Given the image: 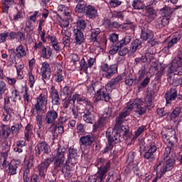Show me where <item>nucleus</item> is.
Returning a JSON list of instances; mask_svg holds the SVG:
<instances>
[{"instance_id":"obj_63","label":"nucleus","mask_w":182,"mask_h":182,"mask_svg":"<svg viewBox=\"0 0 182 182\" xmlns=\"http://www.w3.org/2000/svg\"><path fill=\"white\" fill-rule=\"evenodd\" d=\"M37 134L39 139H41V140H43V139H45V129L41 127H38Z\"/></svg>"},{"instance_id":"obj_39","label":"nucleus","mask_w":182,"mask_h":182,"mask_svg":"<svg viewBox=\"0 0 182 182\" xmlns=\"http://www.w3.org/2000/svg\"><path fill=\"white\" fill-rule=\"evenodd\" d=\"M50 45L53 46V48L56 50V52H59L60 50V46L59 45V42L58 39L55 36H51L49 38Z\"/></svg>"},{"instance_id":"obj_4","label":"nucleus","mask_w":182,"mask_h":182,"mask_svg":"<svg viewBox=\"0 0 182 182\" xmlns=\"http://www.w3.org/2000/svg\"><path fill=\"white\" fill-rule=\"evenodd\" d=\"M48 106V92H42L36 97V103L34 105L33 113H46Z\"/></svg>"},{"instance_id":"obj_32","label":"nucleus","mask_w":182,"mask_h":182,"mask_svg":"<svg viewBox=\"0 0 182 182\" xmlns=\"http://www.w3.org/2000/svg\"><path fill=\"white\" fill-rule=\"evenodd\" d=\"M154 38V33L151 30L142 31L141 34V38L143 41H152Z\"/></svg>"},{"instance_id":"obj_23","label":"nucleus","mask_w":182,"mask_h":182,"mask_svg":"<svg viewBox=\"0 0 182 182\" xmlns=\"http://www.w3.org/2000/svg\"><path fill=\"white\" fill-rule=\"evenodd\" d=\"M123 80V75H119L116 77L112 78L108 83L106 85L107 87H110L111 89H116V87L120 86V82Z\"/></svg>"},{"instance_id":"obj_15","label":"nucleus","mask_w":182,"mask_h":182,"mask_svg":"<svg viewBox=\"0 0 182 182\" xmlns=\"http://www.w3.org/2000/svg\"><path fill=\"white\" fill-rule=\"evenodd\" d=\"M149 150L145 152L144 155V159L148 160L149 161H154L156 160V156H154V153L157 151V146L154 144V143L151 142L149 144Z\"/></svg>"},{"instance_id":"obj_21","label":"nucleus","mask_w":182,"mask_h":182,"mask_svg":"<svg viewBox=\"0 0 182 182\" xmlns=\"http://www.w3.org/2000/svg\"><path fill=\"white\" fill-rule=\"evenodd\" d=\"M77 149L70 147L68 149V156L67 163H71L72 164H76V160H77Z\"/></svg>"},{"instance_id":"obj_24","label":"nucleus","mask_w":182,"mask_h":182,"mask_svg":"<svg viewBox=\"0 0 182 182\" xmlns=\"http://www.w3.org/2000/svg\"><path fill=\"white\" fill-rule=\"evenodd\" d=\"M146 16L148 22H153L157 18V11L151 7H145Z\"/></svg>"},{"instance_id":"obj_28","label":"nucleus","mask_w":182,"mask_h":182,"mask_svg":"<svg viewBox=\"0 0 182 182\" xmlns=\"http://www.w3.org/2000/svg\"><path fill=\"white\" fill-rule=\"evenodd\" d=\"M65 159L55 158L54 159V171L59 173L65 167Z\"/></svg>"},{"instance_id":"obj_3","label":"nucleus","mask_w":182,"mask_h":182,"mask_svg":"<svg viewBox=\"0 0 182 182\" xmlns=\"http://www.w3.org/2000/svg\"><path fill=\"white\" fill-rule=\"evenodd\" d=\"M69 117L68 116H60L56 124L51 125L50 129L53 134V140H55L59 134L65 133V125L68 123Z\"/></svg>"},{"instance_id":"obj_47","label":"nucleus","mask_w":182,"mask_h":182,"mask_svg":"<svg viewBox=\"0 0 182 182\" xmlns=\"http://www.w3.org/2000/svg\"><path fill=\"white\" fill-rule=\"evenodd\" d=\"M180 113H181V107H176L170 115L171 120H176V118L180 116Z\"/></svg>"},{"instance_id":"obj_25","label":"nucleus","mask_w":182,"mask_h":182,"mask_svg":"<svg viewBox=\"0 0 182 182\" xmlns=\"http://www.w3.org/2000/svg\"><path fill=\"white\" fill-rule=\"evenodd\" d=\"M58 12L61 15V16H68L69 19H71L72 16H70L71 11L68 6L60 4L58 6Z\"/></svg>"},{"instance_id":"obj_31","label":"nucleus","mask_w":182,"mask_h":182,"mask_svg":"<svg viewBox=\"0 0 182 182\" xmlns=\"http://www.w3.org/2000/svg\"><path fill=\"white\" fill-rule=\"evenodd\" d=\"M65 154H66V148L65 146H59L56 150V155L55 156L52 155L51 157H54V160L55 159L65 160Z\"/></svg>"},{"instance_id":"obj_60","label":"nucleus","mask_w":182,"mask_h":182,"mask_svg":"<svg viewBox=\"0 0 182 182\" xmlns=\"http://www.w3.org/2000/svg\"><path fill=\"white\" fill-rule=\"evenodd\" d=\"M153 58V55L149 53H145V55H142L141 57V62L142 63H146V62H147V60H151V58Z\"/></svg>"},{"instance_id":"obj_34","label":"nucleus","mask_w":182,"mask_h":182,"mask_svg":"<svg viewBox=\"0 0 182 182\" xmlns=\"http://www.w3.org/2000/svg\"><path fill=\"white\" fill-rule=\"evenodd\" d=\"M170 22V18L167 16H163L161 18H159L156 21V26L159 28H164V26H166Z\"/></svg>"},{"instance_id":"obj_49","label":"nucleus","mask_w":182,"mask_h":182,"mask_svg":"<svg viewBox=\"0 0 182 182\" xmlns=\"http://www.w3.org/2000/svg\"><path fill=\"white\" fill-rule=\"evenodd\" d=\"M8 91V87H6V83L4 81H0V100L2 99L3 95L5 92Z\"/></svg>"},{"instance_id":"obj_43","label":"nucleus","mask_w":182,"mask_h":182,"mask_svg":"<svg viewBox=\"0 0 182 182\" xmlns=\"http://www.w3.org/2000/svg\"><path fill=\"white\" fill-rule=\"evenodd\" d=\"M33 24L31 22H26V27L24 28L25 32L27 33V38L28 36H31L33 33V29H34Z\"/></svg>"},{"instance_id":"obj_36","label":"nucleus","mask_w":182,"mask_h":182,"mask_svg":"<svg viewBox=\"0 0 182 182\" xmlns=\"http://www.w3.org/2000/svg\"><path fill=\"white\" fill-rule=\"evenodd\" d=\"M74 100H77V102H82L85 103L86 106H89V103H92L86 97H84L82 95L75 94L73 95Z\"/></svg>"},{"instance_id":"obj_57","label":"nucleus","mask_w":182,"mask_h":182,"mask_svg":"<svg viewBox=\"0 0 182 182\" xmlns=\"http://www.w3.org/2000/svg\"><path fill=\"white\" fill-rule=\"evenodd\" d=\"M120 48L123 47L119 42H117L114 46H112V50H109V53H111V55H116V53H117V50H119Z\"/></svg>"},{"instance_id":"obj_22","label":"nucleus","mask_w":182,"mask_h":182,"mask_svg":"<svg viewBox=\"0 0 182 182\" xmlns=\"http://www.w3.org/2000/svg\"><path fill=\"white\" fill-rule=\"evenodd\" d=\"M93 141H95V137H93V135L90 134L83 136L80 139L81 146H85V147H90Z\"/></svg>"},{"instance_id":"obj_6","label":"nucleus","mask_w":182,"mask_h":182,"mask_svg":"<svg viewBox=\"0 0 182 182\" xmlns=\"http://www.w3.org/2000/svg\"><path fill=\"white\" fill-rule=\"evenodd\" d=\"M167 72L178 76L182 75V49L178 53V58L172 61L171 66L168 68Z\"/></svg>"},{"instance_id":"obj_7","label":"nucleus","mask_w":182,"mask_h":182,"mask_svg":"<svg viewBox=\"0 0 182 182\" xmlns=\"http://www.w3.org/2000/svg\"><path fill=\"white\" fill-rule=\"evenodd\" d=\"M100 70L104 77L112 79L113 75L117 73V64L109 65L107 63H104L100 65Z\"/></svg>"},{"instance_id":"obj_56","label":"nucleus","mask_w":182,"mask_h":182,"mask_svg":"<svg viewBox=\"0 0 182 182\" xmlns=\"http://www.w3.org/2000/svg\"><path fill=\"white\" fill-rule=\"evenodd\" d=\"M37 116L36 117L37 124L38 125V127H42V124L43 123V116L42 114H44L45 113H36Z\"/></svg>"},{"instance_id":"obj_64","label":"nucleus","mask_w":182,"mask_h":182,"mask_svg":"<svg viewBox=\"0 0 182 182\" xmlns=\"http://www.w3.org/2000/svg\"><path fill=\"white\" fill-rule=\"evenodd\" d=\"M105 124H107V119L105 117L100 118L97 122L98 127H103Z\"/></svg>"},{"instance_id":"obj_41","label":"nucleus","mask_w":182,"mask_h":182,"mask_svg":"<svg viewBox=\"0 0 182 182\" xmlns=\"http://www.w3.org/2000/svg\"><path fill=\"white\" fill-rule=\"evenodd\" d=\"M100 28H93L91 29V41L93 42H97V39H99V35H100Z\"/></svg>"},{"instance_id":"obj_11","label":"nucleus","mask_w":182,"mask_h":182,"mask_svg":"<svg viewBox=\"0 0 182 182\" xmlns=\"http://www.w3.org/2000/svg\"><path fill=\"white\" fill-rule=\"evenodd\" d=\"M96 100L99 102H109L110 100V90H107V87H103L97 91L95 95Z\"/></svg>"},{"instance_id":"obj_59","label":"nucleus","mask_w":182,"mask_h":182,"mask_svg":"<svg viewBox=\"0 0 182 182\" xmlns=\"http://www.w3.org/2000/svg\"><path fill=\"white\" fill-rule=\"evenodd\" d=\"M117 131V133H124V134H127V133H129V129L127 128V127L125 126H122L120 125L119 127V128H114Z\"/></svg>"},{"instance_id":"obj_58","label":"nucleus","mask_w":182,"mask_h":182,"mask_svg":"<svg viewBox=\"0 0 182 182\" xmlns=\"http://www.w3.org/2000/svg\"><path fill=\"white\" fill-rule=\"evenodd\" d=\"M75 99L73 98V97L70 99H68L65 103H64V107L65 109H68L70 107V109L72 107V106H73V105H75Z\"/></svg>"},{"instance_id":"obj_42","label":"nucleus","mask_w":182,"mask_h":182,"mask_svg":"<svg viewBox=\"0 0 182 182\" xmlns=\"http://www.w3.org/2000/svg\"><path fill=\"white\" fill-rule=\"evenodd\" d=\"M180 39H181V34L178 33H175L174 37L168 42L167 47L169 48V49L170 48H173Z\"/></svg>"},{"instance_id":"obj_45","label":"nucleus","mask_w":182,"mask_h":182,"mask_svg":"<svg viewBox=\"0 0 182 182\" xmlns=\"http://www.w3.org/2000/svg\"><path fill=\"white\" fill-rule=\"evenodd\" d=\"M63 18H61V21H60V26L62 28L66 29V28H69V21H70V18H69V16H63Z\"/></svg>"},{"instance_id":"obj_29","label":"nucleus","mask_w":182,"mask_h":182,"mask_svg":"<svg viewBox=\"0 0 182 182\" xmlns=\"http://www.w3.org/2000/svg\"><path fill=\"white\" fill-rule=\"evenodd\" d=\"M33 136V126L31 124H27L24 130V139L29 141L31 137Z\"/></svg>"},{"instance_id":"obj_48","label":"nucleus","mask_w":182,"mask_h":182,"mask_svg":"<svg viewBox=\"0 0 182 182\" xmlns=\"http://www.w3.org/2000/svg\"><path fill=\"white\" fill-rule=\"evenodd\" d=\"M8 156H9V146H7V150L5 152L1 153V159L3 160V167H6V164H8V161H6Z\"/></svg>"},{"instance_id":"obj_16","label":"nucleus","mask_w":182,"mask_h":182,"mask_svg":"<svg viewBox=\"0 0 182 182\" xmlns=\"http://www.w3.org/2000/svg\"><path fill=\"white\" fill-rule=\"evenodd\" d=\"M41 73L44 83H46V80H49L51 75L50 65L48 62L43 63Z\"/></svg>"},{"instance_id":"obj_40","label":"nucleus","mask_w":182,"mask_h":182,"mask_svg":"<svg viewBox=\"0 0 182 182\" xmlns=\"http://www.w3.org/2000/svg\"><path fill=\"white\" fill-rule=\"evenodd\" d=\"M1 127L2 130V136L4 139H8V137L11 136V127H9V125L1 124Z\"/></svg>"},{"instance_id":"obj_35","label":"nucleus","mask_w":182,"mask_h":182,"mask_svg":"<svg viewBox=\"0 0 182 182\" xmlns=\"http://www.w3.org/2000/svg\"><path fill=\"white\" fill-rule=\"evenodd\" d=\"M173 74L174 75H169L168 74V82L170 83V85H173V86H178V85H181L182 80L175 78L174 75H177V74H175V73H173Z\"/></svg>"},{"instance_id":"obj_18","label":"nucleus","mask_w":182,"mask_h":182,"mask_svg":"<svg viewBox=\"0 0 182 182\" xmlns=\"http://www.w3.org/2000/svg\"><path fill=\"white\" fill-rule=\"evenodd\" d=\"M76 168H77L76 164L68 163V161H66V165L62 168V173L67 177H72L73 171Z\"/></svg>"},{"instance_id":"obj_46","label":"nucleus","mask_w":182,"mask_h":182,"mask_svg":"<svg viewBox=\"0 0 182 182\" xmlns=\"http://www.w3.org/2000/svg\"><path fill=\"white\" fill-rule=\"evenodd\" d=\"M41 12L36 11L33 13L32 16H31L28 19L26 22H30L32 25L36 22V18H39L41 16Z\"/></svg>"},{"instance_id":"obj_8","label":"nucleus","mask_w":182,"mask_h":182,"mask_svg":"<svg viewBox=\"0 0 182 182\" xmlns=\"http://www.w3.org/2000/svg\"><path fill=\"white\" fill-rule=\"evenodd\" d=\"M92 53H88L84 55L80 61L81 70L86 72L87 69H90L95 63H96V56H92Z\"/></svg>"},{"instance_id":"obj_30","label":"nucleus","mask_w":182,"mask_h":182,"mask_svg":"<svg viewBox=\"0 0 182 182\" xmlns=\"http://www.w3.org/2000/svg\"><path fill=\"white\" fill-rule=\"evenodd\" d=\"M14 54L18 59H21V58H25V56H26V50H25V48H23V46L19 45L16 48Z\"/></svg>"},{"instance_id":"obj_61","label":"nucleus","mask_w":182,"mask_h":182,"mask_svg":"<svg viewBox=\"0 0 182 182\" xmlns=\"http://www.w3.org/2000/svg\"><path fill=\"white\" fill-rule=\"evenodd\" d=\"M156 112L160 117H164V119H167V117H168V114L164 111V108H159Z\"/></svg>"},{"instance_id":"obj_19","label":"nucleus","mask_w":182,"mask_h":182,"mask_svg":"<svg viewBox=\"0 0 182 182\" xmlns=\"http://www.w3.org/2000/svg\"><path fill=\"white\" fill-rule=\"evenodd\" d=\"M109 168H110V162H107L104 167H100L95 174V176L98 180H100V182L103 181L104 178H106V174L107 171H109Z\"/></svg>"},{"instance_id":"obj_54","label":"nucleus","mask_w":182,"mask_h":182,"mask_svg":"<svg viewBox=\"0 0 182 182\" xmlns=\"http://www.w3.org/2000/svg\"><path fill=\"white\" fill-rule=\"evenodd\" d=\"M146 130H147V129L146 128V126L142 125V126L139 127L137 129V130L135 132L134 139H137V137H139V136H140V134H141V133H143L144 132H146Z\"/></svg>"},{"instance_id":"obj_51","label":"nucleus","mask_w":182,"mask_h":182,"mask_svg":"<svg viewBox=\"0 0 182 182\" xmlns=\"http://www.w3.org/2000/svg\"><path fill=\"white\" fill-rule=\"evenodd\" d=\"M21 129H22V124H16L11 127V132L13 134H18V133H19L21 131Z\"/></svg>"},{"instance_id":"obj_13","label":"nucleus","mask_w":182,"mask_h":182,"mask_svg":"<svg viewBox=\"0 0 182 182\" xmlns=\"http://www.w3.org/2000/svg\"><path fill=\"white\" fill-rule=\"evenodd\" d=\"M106 137L108 140L109 144H116L120 143V133L114 131L112 132L110 129H107L106 132Z\"/></svg>"},{"instance_id":"obj_9","label":"nucleus","mask_w":182,"mask_h":182,"mask_svg":"<svg viewBox=\"0 0 182 182\" xmlns=\"http://www.w3.org/2000/svg\"><path fill=\"white\" fill-rule=\"evenodd\" d=\"M53 161H55V157L46 158L38 166V170L39 171L41 180H45V176H46L48 168H49L50 163H53Z\"/></svg>"},{"instance_id":"obj_2","label":"nucleus","mask_w":182,"mask_h":182,"mask_svg":"<svg viewBox=\"0 0 182 182\" xmlns=\"http://www.w3.org/2000/svg\"><path fill=\"white\" fill-rule=\"evenodd\" d=\"M162 140L165 144H166V147L165 149V153L164 154V159H170V155L171 154V148L173 147V142L171 139H175L176 140V131L174 129L169 130L167 134L166 132H162Z\"/></svg>"},{"instance_id":"obj_10","label":"nucleus","mask_w":182,"mask_h":182,"mask_svg":"<svg viewBox=\"0 0 182 182\" xmlns=\"http://www.w3.org/2000/svg\"><path fill=\"white\" fill-rule=\"evenodd\" d=\"M93 112H95V107L92 102H88V105L85 106V109L84 110L83 120L86 123H93L95 122V115H93Z\"/></svg>"},{"instance_id":"obj_38","label":"nucleus","mask_w":182,"mask_h":182,"mask_svg":"<svg viewBox=\"0 0 182 182\" xmlns=\"http://www.w3.org/2000/svg\"><path fill=\"white\" fill-rule=\"evenodd\" d=\"M141 48V41H140L139 39H136L132 41L130 50L132 53H134L136 50L138 49H140Z\"/></svg>"},{"instance_id":"obj_20","label":"nucleus","mask_w":182,"mask_h":182,"mask_svg":"<svg viewBox=\"0 0 182 182\" xmlns=\"http://www.w3.org/2000/svg\"><path fill=\"white\" fill-rule=\"evenodd\" d=\"M73 32L74 43L75 45H82V43L85 42V35H83V32L79 28L74 29Z\"/></svg>"},{"instance_id":"obj_5","label":"nucleus","mask_w":182,"mask_h":182,"mask_svg":"<svg viewBox=\"0 0 182 182\" xmlns=\"http://www.w3.org/2000/svg\"><path fill=\"white\" fill-rule=\"evenodd\" d=\"M164 161H160L156 164L154 166L155 170H156V174H159L163 176V174H166L167 171H170L173 168V166H174V160L169 159H164Z\"/></svg>"},{"instance_id":"obj_37","label":"nucleus","mask_w":182,"mask_h":182,"mask_svg":"<svg viewBox=\"0 0 182 182\" xmlns=\"http://www.w3.org/2000/svg\"><path fill=\"white\" fill-rule=\"evenodd\" d=\"M55 82H58V83H60V82H63L65 79V76L63 74V71L62 70V68H57L55 75Z\"/></svg>"},{"instance_id":"obj_44","label":"nucleus","mask_w":182,"mask_h":182,"mask_svg":"<svg viewBox=\"0 0 182 182\" xmlns=\"http://www.w3.org/2000/svg\"><path fill=\"white\" fill-rule=\"evenodd\" d=\"M41 55L45 59H49L52 56V48L43 47L41 51Z\"/></svg>"},{"instance_id":"obj_52","label":"nucleus","mask_w":182,"mask_h":182,"mask_svg":"<svg viewBox=\"0 0 182 182\" xmlns=\"http://www.w3.org/2000/svg\"><path fill=\"white\" fill-rule=\"evenodd\" d=\"M132 6L134 8V9H144V6L143 5V3L139 0H134L132 3Z\"/></svg>"},{"instance_id":"obj_33","label":"nucleus","mask_w":182,"mask_h":182,"mask_svg":"<svg viewBox=\"0 0 182 182\" xmlns=\"http://www.w3.org/2000/svg\"><path fill=\"white\" fill-rule=\"evenodd\" d=\"M52 103L55 105H60V98L59 97V92L58 90L53 89L51 92Z\"/></svg>"},{"instance_id":"obj_55","label":"nucleus","mask_w":182,"mask_h":182,"mask_svg":"<svg viewBox=\"0 0 182 182\" xmlns=\"http://www.w3.org/2000/svg\"><path fill=\"white\" fill-rule=\"evenodd\" d=\"M23 97L25 103H31V95H29V89L26 88L23 92Z\"/></svg>"},{"instance_id":"obj_14","label":"nucleus","mask_w":182,"mask_h":182,"mask_svg":"<svg viewBox=\"0 0 182 182\" xmlns=\"http://www.w3.org/2000/svg\"><path fill=\"white\" fill-rule=\"evenodd\" d=\"M22 170V166L19 161L12 160L11 163L9 164L8 174L9 176H15L17 171H21Z\"/></svg>"},{"instance_id":"obj_62","label":"nucleus","mask_w":182,"mask_h":182,"mask_svg":"<svg viewBox=\"0 0 182 182\" xmlns=\"http://www.w3.org/2000/svg\"><path fill=\"white\" fill-rule=\"evenodd\" d=\"M12 0H4L3 2L4 5V12H7L8 9H9V7L12 5Z\"/></svg>"},{"instance_id":"obj_27","label":"nucleus","mask_w":182,"mask_h":182,"mask_svg":"<svg viewBox=\"0 0 182 182\" xmlns=\"http://www.w3.org/2000/svg\"><path fill=\"white\" fill-rule=\"evenodd\" d=\"M85 15L87 18L93 19L97 16V10L93 6H88L86 7Z\"/></svg>"},{"instance_id":"obj_12","label":"nucleus","mask_w":182,"mask_h":182,"mask_svg":"<svg viewBox=\"0 0 182 182\" xmlns=\"http://www.w3.org/2000/svg\"><path fill=\"white\" fill-rule=\"evenodd\" d=\"M49 145H48V143L46 141H43L39 142L36 146H35V154L37 157L41 156V154H49Z\"/></svg>"},{"instance_id":"obj_50","label":"nucleus","mask_w":182,"mask_h":182,"mask_svg":"<svg viewBox=\"0 0 182 182\" xmlns=\"http://www.w3.org/2000/svg\"><path fill=\"white\" fill-rule=\"evenodd\" d=\"M86 11V3H80L75 7V12L78 14H82Z\"/></svg>"},{"instance_id":"obj_26","label":"nucleus","mask_w":182,"mask_h":182,"mask_svg":"<svg viewBox=\"0 0 182 182\" xmlns=\"http://www.w3.org/2000/svg\"><path fill=\"white\" fill-rule=\"evenodd\" d=\"M177 99V90L175 88H171L166 93V103H171L173 100H176Z\"/></svg>"},{"instance_id":"obj_17","label":"nucleus","mask_w":182,"mask_h":182,"mask_svg":"<svg viewBox=\"0 0 182 182\" xmlns=\"http://www.w3.org/2000/svg\"><path fill=\"white\" fill-rule=\"evenodd\" d=\"M59 114L55 109L49 110L46 114L45 122L46 124H52V126H55V122L58 119Z\"/></svg>"},{"instance_id":"obj_1","label":"nucleus","mask_w":182,"mask_h":182,"mask_svg":"<svg viewBox=\"0 0 182 182\" xmlns=\"http://www.w3.org/2000/svg\"><path fill=\"white\" fill-rule=\"evenodd\" d=\"M143 103H144V102L139 98L129 101L127 107L124 108L122 112L116 118L114 129H119V127L124 123L126 117L129 116L133 109H135L136 113H138L140 116L146 113V107H143Z\"/></svg>"},{"instance_id":"obj_53","label":"nucleus","mask_w":182,"mask_h":182,"mask_svg":"<svg viewBox=\"0 0 182 182\" xmlns=\"http://www.w3.org/2000/svg\"><path fill=\"white\" fill-rule=\"evenodd\" d=\"M119 45L123 46H126V45H129V42H132V37L130 36H126L121 41H118Z\"/></svg>"}]
</instances>
